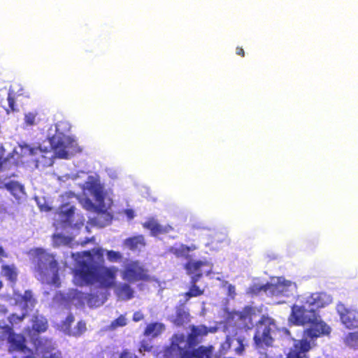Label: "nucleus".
Here are the masks:
<instances>
[{"label":"nucleus","instance_id":"obj_1","mask_svg":"<svg viewBox=\"0 0 358 358\" xmlns=\"http://www.w3.org/2000/svg\"><path fill=\"white\" fill-rule=\"evenodd\" d=\"M79 257H86V260L78 262V268L74 270V278L79 286L92 285L98 282L101 287L112 288L116 285L118 268L105 266L104 250L101 248L78 253Z\"/></svg>","mask_w":358,"mask_h":358},{"label":"nucleus","instance_id":"obj_2","mask_svg":"<svg viewBox=\"0 0 358 358\" xmlns=\"http://www.w3.org/2000/svg\"><path fill=\"white\" fill-rule=\"evenodd\" d=\"M332 302V298L325 292H315L306 299V304L312 309L308 310L304 306H293L292 315L298 324H310V327L303 331V336L314 341L318 337L329 335L331 328L320 318L313 309L324 308Z\"/></svg>","mask_w":358,"mask_h":358},{"label":"nucleus","instance_id":"obj_3","mask_svg":"<svg viewBox=\"0 0 358 358\" xmlns=\"http://www.w3.org/2000/svg\"><path fill=\"white\" fill-rule=\"evenodd\" d=\"M191 332L187 338L183 334H174L171 343L164 350V358H211L213 346L195 347L201 338L208 335L210 330L205 325H192Z\"/></svg>","mask_w":358,"mask_h":358},{"label":"nucleus","instance_id":"obj_4","mask_svg":"<svg viewBox=\"0 0 358 358\" xmlns=\"http://www.w3.org/2000/svg\"><path fill=\"white\" fill-rule=\"evenodd\" d=\"M34 271L42 280L52 275V282L55 283L59 280V264L53 255L46 252L42 249L37 250L36 263Z\"/></svg>","mask_w":358,"mask_h":358},{"label":"nucleus","instance_id":"obj_5","mask_svg":"<svg viewBox=\"0 0 358 358\" xmlns=\"http://www.w3.org/2000/svg\"><path fill=\"white\" fill-rule=\"evenodd\" d=\"M122 278L131 283L138 281L150 282L152 280L149 271L138 261H131L127 264L122 273Z\"/></svg>","mask_w":358,"mask_h":358},{"label":"nucleus","instance_id":"obj_6","mask_svg":"<svg viewBox=\"0 0 358 358\" xmlns=\"http://www.w3.org/2000/svg\"><path fill=\"white\" fill-rule=\"evenodd\" d=\"M271 324L273 322L270 317L265 315L262 316L253 337L257 348L272 346L273 338L271 335V328L270 324Z\"/></svg>","mask_w":358,"mask_h":358},{"label":"nucleus","instance_id":"obj_7","mask_svg":"<svg viewBox=\"0 0 358 358\" xmlns=\"http://www.w3.org/2000/svg\"><path fill=\"white\" fill-rule=\"evenodd\" d=\"M51 145L55 155L61 159H68L69 152L76 145V141L62 133H57L51 138Z\"/></svg>","mask_w":358,"mask_h":358},{"label":"nucleus","instance_id":"obj_8","mask_svg":"<svg viewBox=\"0 0 358 358\" xmlns=\"http://www.w3.org/2000/svg\"><path fill=\"white\" fill-rule=\"evenodd\" d=\"M255 315V310L254 308L247 306L241 310L232 311L229 317L238 326L250 329L253 327V317Z\"/></svg>","mask_w":358,"mask_h":358},{"label":"nucleus","instance_id":"obj_9","mask_svg":"<svg viewBox=\"0 0 358 358\" xmlns=\"http://www.w3.org/2000/svg\"><path fill=\"white\" fill-rule=\"evenodd\" d=\"M336 309L341 322L346 328L356 329L358 327V311L357 310L347 308L342 303L338 304Z\"/></svg>","mask_w":358,"mask_h":358},{"label":"nucleus","instance_id":"obj_10","mask_svg":"<svg viewBox=\"0 0 358 358\" xmlns=\"http://www.w3.org/2000/svg\"><path fill=\"white\" fill-rule=\"evenodd\" d=\"M210 264L206 261H188L184 265V268L186 270L187 273L191 277H197L198 280L205 274L208 275L211 273V270L203 271V268L205 266H209Z\"/></svg>","mask_w":358,"mask_h":358},{"label":"nucleus","instance_id":"obj_11","mask_svg":"<svg viewBox=\"0 0 358 358\" xmlns=\"http://www.w3.org/2000/svg\"><path fill=\"white\" fill-rule=\"evenodd\" d=\"M8 343L10 344L9 350L25 352L26 350L30 352V355L24 356L23 358H36L32 351L27 347L25 337L20 334H12L8 337Z\"/></svg>","mask_w":358,"mask_h":358},{"label":"nucleus","instance_id":"obj_12","mask_svg":"<svg viewBox=\"0 0 358 358\" xmlns=\"http://www.w3.org/2000/svg\"><path fill=\"white\" fill-rule=\"evenodd\" d=\"M145 229L150 231L152 236H158L162 234H169L173 231V228L169 225H162L158 223L154 218H149L147 221L142 224Z\"/></svg>","mask_w":358,"mask_h":358},{"label":"nucleus","instance_id":"obj_13","mask_svg":"<svg viewBox=\"0 0 358 358\" xmlns=\"http://www.w3.org/2000/svg\"><path fill=\"white\" fill-rule=\"evenodd\" d=\"M310 349V342L307 339H301L289 349L286 358H303L306 357V352H308Z\"/></svg>","mask_w":358,"mask_h":358},{"label":"nucleus","instance_id":"obj_14","mask_svg":"<svg viewBox=\"0 0 358 358\" xmlns=\"http://www.w3.org/2000/svg\"><path fill=\"white\" fill-rule=\"evenodd\" d=\"M86 188L94 197L99 204H102L105 199V193L102 185L96 180H91L86 182Z\"/></svg>","mask_w":358,"mask_h":358},{"label":"nucleus","instance_id":"obj_15","mask_svg":"<svg viewBox=\"0 0 358 358\" xmlns=\"http://www.w3.org/2000/svg\"><path fill=\"white\" fill-rule=\"evenodd\" d=\"M196 249L194 245L187 246L184 244H180L178 246H171L168 249L169 253L173 255L177 258H182L185 259H189L191 256L189 252Z\"/></svg>","mask_w":358,"mask_h":358},{"label":"nucleus","instance_id":"obj_16","mask_svg":"<svg viewBox=\"0 0 358 358\" xmlns=\"http://www.w3.org/2000/svg\"><path fill=\"white\" fill-rule=\"evenodd\" d=\"M31 323V329L29 327L27 328V331L29 336L31 335V332L32 331L38 334L45 332L48 327V320L45 317L41 315H34L32 317Z\"/></svg>","mask_w":358,"mask_h":358},{"label":"nucleus","instance_id":"obj_17","mask_svg":"<svg viewBox=\"0 0 358 358\" xmlns=\"http://www.w3.org/2000/svg\"><path fill=\"white\" fill-rule=\"evenodd\" d=\"M115 294L121 299L127 301L134 297V290L128 283L119 284L115 289Z\"/></svg>","mask_w":358,"mask_h":358},{"label":"nucleus","instance_id":"obj_18","mask_svg":"<svg viewBox=\"0 0 358 358\" xmlns=\"http://www.w3.org/2000/svg\"><path fill=\"white\" fill-rule=\"evenodd\" d=\"M227 342L231 345L234 341H236L237 346L234 348V351L237 355H242L245 351V347L248 345V339L243 335H234L233 338L227 337Z\"/></svg>","mask_w":358,"mask_h":358},{"label":"nucleus","instance_id":"obj_19","mask_svg":"<svg viewBox=\"0 0 358 358\" xmlns=\"http://www.w3.org/2000/svg\"><path fill=\"white\" fill-rule=\"evenodd\" d=\"M198 281V276L191 277L190 287L189 288V290L184 294V296L185 298L186 301H187L189 299L192 297H196L203 294L204 289H201L199 286L196 285V282Z\"/></svg>","mask_w":358,"mask_h":358},{"label":"nucleus","instance_id":"obj_20","mask_svg":"<svg viewBox=\"0 0 358 358\" xmlns=\"http://www.w3.org/2000/svg\"><path fill=\"white\" fill-rule=\"evenodd\" d=\"M164 329L165 326L164 324L160 322H152L146 326L143 334L145 336L155 338L160 335Z\"/></svg>","mask_w":358,"mask_h":358},{"label":"nucleus","instance_id":"obj_21","mask_svg":"<svg viewBox=\"0 0 358 358\" xmlns=\"http://www.w3.org/2000/svg\"><path fill=\"white\" fill-rule=\"evenodd\" d=\"M284 286L281 284L266 283L258 288V291H263L272 296H278L282 294Z\"/></svg>","mask_w":358,"mask_h":358},{"label":"nucleus","instance_id":"obj_22","mask_svg":"<svg viewBox=\"0 0 358 358\" xmlns=\"http://www.w3.org/2000/svg\"><path fill=\"white\" fill-rule=\"evenodd\" d=\"M189 313L182 308H177L176 316L172 322L177 327H182L189 322Z\"/></svg>","mask_w":358,"mask_h":358},{"label":"nucleus","instance_id":"obj_23","mask_svg":"<svg viewBox=\"0 0 358 358\" xmlns=\"http://www.w3.org/2000/svg\"><path fill=\"white\" fill-rule=\"evenodd\" d=\"M6 189L17 199L24 194V187L17 181H10L6 183Z\"/></svg>","mask_w":358,"mask_h":358},{"label":"nucleus","instance_id":"obj_24","mask_svg":"<svg viewBox=\"0 0 358 358\" xmlns=\"http://www.w3.org/2000/svg\"><path fill=\"white\" fill-rule=\"evenodd\" d=\"M2 273L3 276H5L8 280L13 283H15L17 279V272L15 266L3 265L2 266Z\"/></svg>","mask_w":358,"mask_h":358},{"label":"nucleus","instance_id":"obj_25","mask_svg":"<svg viewBox=\"0 0 358 358\" xmlns=\"http://www.w3.org/2000/svg\"><path fill=\"white\" fill-rule=\"evenodd\" d=\"M126 243L131 250L138 249L139 247L145 245L144 237L142 235L129 238L127 239Z\"/></svg>","mask_w":358,"mask_h":358},{"label":"nucleus","instance_id":"obj_26","mask_svg":"<svg viewBox=\"0 0 358 358\" xmlns=\"http://www.w3.org/2000/svg\"><path fill=\"white\" fill-rule=\"evenodd\" d=\"M127 324V320L124 315H120L117 318L114 320L110 322V324L108 326L107 329L110 331H114L117 329L118 327H122L126 326Z\"/></svg>","mask_w":358,"mask_h":358},{"label":"nucleus","instance_id":"obj_27","mask_svg":"<svg viewBox=\"0 0 358 358\" xmlns=\"http://www.w3.org/2000/svg\"><path fill=\"white\" fill-rule=\"evenodd\" d=\"M7 101L8 103V107L5 108L7 114H9L10 112L17 111V109L16 108L15 104V94L13 92H9L8 93Z\"/></svg>","mask_w":358,"mask_h":358},{"label":"nucleus","instance_id":"obj_28","mask_svg":"<svg viewBox=\"0 0 358 358\" xmlns=\"http://www.w3.org/2000/svg\"><path fill=\"white\" fill-rule=\"evenodd\" d=\"M345 342L350 346H356L358 345V331L350 332L346 335Z\"/></svg>","mask_w":358,"mask_h":358},{"label":"nucleus","instance_id":"obj_29","mask_svg":"<svg viewBox=\"0 0 358 358\" xmlns=\"http://www.w3.org/2000/svg\"><path fill=\"white\" fill-rule=\"evenodd\" d=\"M27 316V312L22 313L21 315H17L16 313H12L8 317V320L10 324H19L24 320V319Z\"/></svg>","mask_w":358,"mask_h":358},{"label":"nucleus","instance_id":"obj_30","mask_svg":"<svg viewBox=\"0 0 358 358\" xmlns=\"http://www.w3.org/2000/svg\"><path fill=\"white\" fill-rule=\"evenodd\" d=\"M37 112H29L24 115V124L27 126H33L36 124Z\"/></svg>","mask_w":358,"mask_h":358},{"label":"nucleus","instance_id":"obj_31","mask_svg":"<svg viewBox=\"0 0 358 358\" xmlns=\"http://www.w3.org/2000/svg\"><path fill=\"white\" fill-rule=\"evenodd\" d=\"M108 260L110 262H117L122 260V256L120 252L108 250L106 252Z\"/></svg>","mask_w":358,"mask_h":358},{"label":"nucleus","instance_id":"obj_32","mask_svg":"<svg viewBox=\"0 0 358 358\" xmlns=\"http://www.w3.org/2000/svg\"><path fill=\"white\" fill-rule=\"evenodd\" d=\"M86 331V324L83 321H79L76 327V329L72 332L74 336H80Z\"/></svg>","mask_w":358,"mask_h":358},{"label":"nucleus","instance_id":"obj_33","mask_svg":"<svg viewBox=\"0 0 358 358\" xmlns=\"http://www.w3.org/2000/svg\"><path fill=\"white\" fill-rule=\"evenodd\" d=\"M22 300L26 303L27 306L28 303L33 305L35 302V300L32 297V294L30 290H26L24 294L22 296Z\"/></svg>","mask_w":358,"mask_h":358},{"label":"nucleus","instance_id":"obj_34","mask_svg":"<svg viewBox=\"0 0 358 358\" xmlns=\"http://www.w3.org/2000/svg\"><path fill=\"white\" fill-rule=\"evenodd\" d=\"M120 358H138V357L129 350H124L120 353Z\"/></svg>","mask_w":358,"mask_h":358},{"label":"nucleus","instance_id":"obj_35","mask_svg":"<svg viewBox=\"0 0 358 358\" xmlns=\"http://www.w3.org/2000/svg\"><path fill=\"white\" fill-rule=\"evenodd\" d=\"M62 213L64 215L67 220L70 219L74 214V208L71 207L64 211H62Z\"/></svg>","mask_w":358,"mask_h":358},{"label":"nucleus","instance_id":"obj_36","mask_svg":"<svg viewBox=\"0 0 358 358\" xmlns=\"http://www.w3.org/2000/svg\"><path fill=\"white\" fill-rule=\"evenodd\" d=\"M97 298L98 296L93 294H87L85 297L89 306H92V300L95 299V301H96Z\"/></svg>","mask_w":358,"mask_h":358},{"label":"nucleus","instance_id":"obj_37","mask_svg":"<svg viewBox=\"0 0 358 358\" xmlns=\"http://www.w3.org/2000/svg\"><path fill=\"white\" fill-rule=\"evenodd\" d=\"M143 319V315L139 312H136L133 315V320L134 322H138Z\"/></svg>","mask_w":358,"mask_h":358},{"label":"nucleus","instance_id":"obj_38","mask_svg":"<svg viewBox=\"0 0 358 358\" xmlns=\"http://www.w3.org/2000/svg\"><path fill=\"white\" fill-rule=\"evenodd\" d=\"M74 321V317L72 315H69L66 317L65 324L70 326Z\"/></svg>","mask_w":358,"mask_h":358},{"label":"nucleus","instance_id":"obj_39","mask_svg":"<svg viewBox=\"0 0 358 358\" xmlns=\"http://www.w3.org/2000/svg\"><path fill=\"white\" fill-rule=\"evenodd\" d=\"M27 148H28V150L29 151V154L31 155H36L38 151L41 152V149L38 148H29V147H27Z\"/></svg>","mask_w":358,"mask_h":358},{"label":"nucleus","instance_id":"obj_40","mask_svg":"<svg viewBox=\"0 0 358 358\" xmlns=\"http://www.w3.org/2000/svg\"><path fill=\"white\" fill-rule=\"evenodd\" d=\"M95 242V238L94 236H92L91 238H86L82 243V245H85L89 243H94Z\"/></svg>","mask_w":358,"mask_h":358},{"label":"nucleus","instance_id":"obj_41","mask_svg":"<svg viewBox=\"0 0 358 358\" xmlns=\"http://www.w3.org/2000/svg\"><path fill=\"white\" fill-rule=\"evenodd\" d=\"M236 53L238 55L241 56L243 57L245 56V51L242 47H239V46L236 47Z\"/></svg>","mask_w":358,"mask_h":358},{"label":"nucleus","instance_id":"obj_42","mask_svg":"<svg viewBox=\"0 0 358 358\" xmlns=\"http://www.w3.org/2000/svg\"><path fill=\"white\" fill-rule=\"evenodd\" d=\"M7 255L6 254L2 246H0V261L1 260L2 257H6Z\"/></svg>","mask_w":358,"mask_h":358},{"label":"nucleus","instance_id":"obj_43","mask_svg":"<svg viewBox=\"0 0 358 358\" xmlns=\"http://www.w3.org/2000/svg\"><path fill=\"white\" fill-rule=\"evenodd\" d=\"M6 183L7 182H5L3 180L0 178V189H6Z\"/></svg>","mask_w":358,"mask_h":358},{"label":"nucleus","instance_id":"obj_44","mask_svg":"<svg viewBox=\"0 0 358 358\" xmlns=\"http://www.w3.org/2000/svg\"><path fill=\"white\" fill-rule=\"evenodd\" d=\"M6 159H3L1 157H0V171L2 169V166H3V164L4 162H6Z\"/></svg>","mask_w":358,"mask_h":358},{"label":"nucleus","instance_id":"obj_45","mask_svg":"<svg viewBox=\"0 0 358 358\" xmlns=\"http://www.w3.org/2000/svg\"><path fill=\"white\" fill-rule=\"evenodd\" d=\"M127 214L128 217H133V211L131 210H127Z\"/></svg>","mask_w":358,"mask_h":358},{"label":"nucleus","instance_id":"obj_46","mask_svg":"<svg viewBox=\"0 0 358 358\" xmlns=\"http://www.w3.org/2000/svg\"><path fill=\"white\" fill-rule=\"evenodd\" d=\"M48 358H59L55 354H52Z\"/></svg>","mask_w":358,"mask_h":358},{"label":"nucleus","instance_id":"obj_47","mask_svg":"<svg viewBox=\"0 0 358 358\" xmlns=\"http://www.w3.org/2000/svg\"><path fill=\"white\" fill-rule=\"evenodd\" d=\"M14 176H15V174H14V173H12V174H10V175H9V176H6V178H11V177H14Z\"/></svg>","mask_w":358,"mask_h":358},{"label":"nucleus","instance_id":"obj_48","mask_svg":"<svg viewBox=\"0 0 358 358\" xmlns=\"http://www.w3.org/2000/svg\"><path fill=\"white\" fill-rule=\"evenodd\" d=\"M2 282L0 280V289L2 287Z\"/></svg>","mask_w":358,"mask_h":358}]
</instances>
